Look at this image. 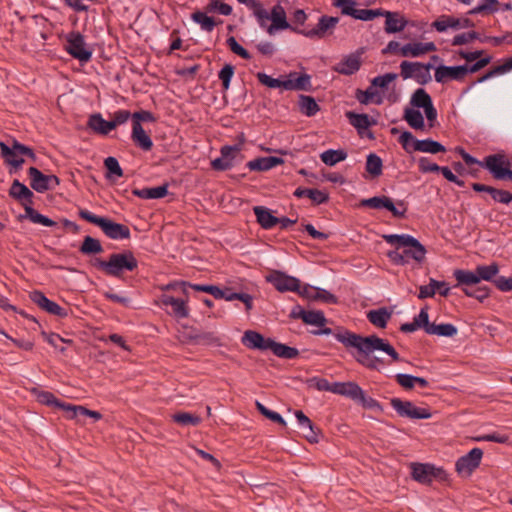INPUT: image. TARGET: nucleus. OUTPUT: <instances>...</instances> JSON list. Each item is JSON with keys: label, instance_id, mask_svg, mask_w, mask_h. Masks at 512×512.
I'll list each match as a JSON object with an SVG mask.
<instances>
[{"label": "nucleus", "instance_id": "69168bd1", "mask_svg": "<svg viewBox=\"0 0 512 512\" xmlns=\"http://www.w3.org/2000/svg\"><path fill=\"white\" fill-rule=\"evenodd\" d=\"M303 322L308 325L323 327L327 323L325 314L320 310L306 311Z\"/></svg>", "mask_w": 512, "mask_h": 512}, {"label": "nucleus", "instance_id": "58836bf2", "mask_svg": "<svg viewBox=\"0 0 512 512\" xmlns=\"http://www.w3.org/2000/svg\"><path fill=\"white\" fill-rule=\"evenodd\" d=\"M391 316L392 312L389 311L386 307L370 310L367 313L369 322L378 328H385Z\"/></svg>", "mask_w": 512, "mask_h": 512}, {"label": "nucleus", "instance_id": "680f3d73", "mask_svg": "<svg viewBox=\"0 0 512 512\" xmlns=\"http://www.w3.org/2000/svg\"><path fill=\"white\" fill-rule=\"evenodd\" d=\"M226 297H223L226 301H241L244 303L246 311H250L253 308V297L250 294L243 292H233L231 289L227 288Z\"/></svg>", "mask_w": 512, "mask_h": 512}, {"label": "nucleus", "instance_id": "1a4fd4ad", "mask_svg": "<svg viewBox=\"0 0 512 512\" xmlns=\"http://www.w3.org/2000/svg\"><path fill=\"white\" fill-rule=\"evenodd\" d=\"M483 450L475 447L467 454L459 457L455 463V470L459 476L467 478L480 466Z\"/></svg>", "mask_w": 512, "mask_h": 512}, {"label": "nucleus", "instance_id": "72a5a7b5", "mask_svg": "<svg viewBox=\"0 0 512 512\" xmlns=\"http://www.w3.org/2000/svg\"><path fill=\"white\" fill-rule=\"evenodd\" d=\"M361 67L359 55L350 54L341 60L336 66L335 71L342 75H352Z\"/></svg>", "mask_w": 512, "mask_h": 512}, {"label": "nucleus", "instance_id": "7ed1b4c3", "mask_svg": "<svg viewBox=\"0 0 512 512\" xmlns=\"http://www.w3.org/2000/svg\"><path fill=\"white\" fill-rule=\"evenodd\" d=\"M256 77L262 85L272 89L282 88L287 91H311L313 89L311 75L307 73L290 72L285 80L273 78L264 72H258Z\"/></svg>", "mask_w": 512, "mask_h": 512}, {"label": "nucleus", "instance_id": "393cba45", "mask_svg": "<svg viewBox=\"0 0 512 512\" xmlns=\"http://www.w3.org/2000/svg\"><path fill=\"white\" fill-rule=\"evenodd\" d=\"M9 196L20 201L25 207V205L33 203L34 194L25 184L15 179L9 189Z\"/></svg>", "mask_w": 512, "mask_h": 512}, {"label": "nucleus", "instance_id": "e2e57ef3", "mask_svg": "<svg viewBox=\"0 0 512 512\" xmlns=\"http://www.w3.org/2000/svg\"><path fill=\"white\" fill-rule=\"evenodd\" d=\"M68 417L71 419L78 418L79 416H89L94 420H100L102 418V414L98 411L89 410L80 405L71 404Z\"/></svg>", "mask_w": 512, "mask_h": 512}, {"label": "nucleus", "instance_id": "0eeeda50", "mask_svg": "<svg viewBox=\"0 0 512 512\" xmlns=\"http://www.w3.org/2000/svg\"><path fill=\"white\" fill-rule=\"evenodd\" d=\"M434 68L432 63L402 61L400 64V76L406 79H413L419 85H426L431 80L430 70Z\"/></svg>", "mask_w": 512, "mask_h": 512}, {"label": "nucleus", "instance_id": "f257e3e1", "mask_svg": "<svg viewBox=\"0 0 512 512\" xmlns=\"http://www.w3.org/2000/svg\"><path fill=\"white\" fill-rule=\"evenodd\" d=\"M313 334H332L334 338L347 349H355L357 351V355L355 356L356 361L371 370H377L378 365L383 364L382 359L375 356L371 357V354L374 351H382L396 362L402 360L396 349L386 339L380 338L376 334L361 336L343 327H338L336 330H332L331 328L324 326L320 327L318 331H314Z\"/></svg>", "mask_w": 512, "mask_h": 512}, {"label": "nucleus", "instance_id": "9d476101", "mask_svg": "<svg viewBox=\"0 0 512 512\" xmlns=\"http://www.w3.org/2000/svg\"><path fill=\"white\" fill-rule=\"evenodd\" d=\"M390 405L400 417L410 419H429L432 414L428 408L416 407L411 401L392 398Z\"/></svg>", "mask_w": 512, "mask_h": 512}, {"label": "nucleus", "instance_id": "9b49d317", "mask_svg": "<svg viewBox=\"0 0 512 512\" xmlns=\"http://www.w3.org/2000/svg\"><path fill=\"white\" fill-rule=\"evenodd\" d=\"M481 167L488 170L495 180L504 181L510 161L502 153L490 154L482 160Z\"/></svg>", "mask_w": 512, "mask_h": 512}, {"label": "nucleus", "instance_id": "f704fd0d", "mask_svg": "<svg viewBox=\"0 0 512 512\" xmlns=\"http://www.w3.org/2000/svg\"><path fill=\"white\" fill-rule=\"evenodd\" d=\"M191 19L193 22L198 24L202 31L212 32L215 26L222 24L223 21L221 19L216 20L215 18L208 16L205 12L195 11L191 14Z\"/></svg>", "mask_w": 512, "mask_h": 512}, {"label": "nucleus", "instance_id": "3c124183", "mask_svg": "<svg viewBox=\"0 0 512 512\" xmlns=\"http://www.w3.org/2000/svg\"><path fill=\"white\" fill-rule=\"evenodd\" d=\"M383 239L391 244L396 245V249L409 247L416 240L415 237L409 234H388L383 235Z\"/></svg>", "mask_w": 512, "mask_h": 512}, {"label": "nucleus", "instance_id": "13d9d810", "mask_svg": "<svg viewBox=\"0 0 512 512\" xmlns=\"http://www.w3.org/2000/svg\"><path fill=\"white\" fill-rule=\"evenodd\" d=\"M475 270L479 278V283L481 280L494 282L496 279L495 276L499 272V267L496 263H492L490 265H479Z\"/></svg>", "mask_w": 512, "mask_h": 512}, {"label": "nucleus", "instance_id": "bf43d9fd", "mask_svg": "<svg viewBox=\"0 0 512 512\" xmlns=\"http://www.w3.org/2000/svg\"><path fill=\"white\" fill-rule=\"evenodd\" d=\"M410 103L412 106H414L416 108L425 109L427 106L430 105V103H433V102H432L431 96L426 92L425 89L418 88L412 94Z\"/></svg>", "mask_w": 512, "mask_h": 512}, {"label": "nucleus", "instance_id": "aec40b11", "mask_svg": "<svg viewBox=\"0 0 512 512\" xmlns=\"http://www.w3.org/2000/svg\"><path fill=\"white\" fill-rule=\"evenodd\" d=\"M163 306H170L172 311L169 312L177 319H184L189 316V307L187 300L175 298L171 295L163 294L160 298Z\"/></svg>", "mask_w": 512, "mask_h": 512}, {"label": "nucleus", "instance_id": "a19ab883", "mask_svg": "<svg viewBox=\"0 0 512 512\" xmlns=\"http://www.w3.org/2000/svg\"><path fill=\"white\" fill-rule=\"evenodd\" d=\"M510 70H512V57L508 58L503 64L495 66L492 69H490L487 73H485L475 82H473L469 88H472L476 84L483 83L497 75L505 74Z\"/></svg>", "mask_w": 512, "mask_h": 512}, {"label": "nucleus", "instance_id": "0e129e2a", "mask_svg": "<svg viewBox=\"0 0 512 512\" xmlns=\"http://www.w3.org/2000/svg\"><path fill=\"white\" fill-rule=\"evenodd\" d=\"M256 409L262 414L264 417L268 418L274 423H277L281 426H286L287 423L285 419L277 412L268 409L264 404L259 401L255 402Z\"/></svg>", "mask_w": 512, "mask_h": 512}, {"label": "nucleus", "instance_id": "f8f14e48", "mask_svg": "<svg viewBox=\"0 0 512 512\" xmlns=\"http://www.w3.org/2000/svg\"><path fill=\"white\" fill-rule=\"evenodd\" d=\"M17 145H21V143L15 139H13L11 146L7 145L3 141H0V154L4 163L10 166V174L18 171L25 162L23 153H19V150L16 149Z\"/></svg>", "mask_w": 512, "mask_h": 512}, {"label": "nucleus", "instance_id": "7c9ffc66", "mask_svg": "<svg viewBox=\"0 0 512 512\" xmlns=\"http://www.w3.org/2000/svg\"><path fill=\"white\" fill-rule=\"evenodd\" d=\"M258 224L265 230L272 229L278 224V217L272 214V211L265 206L253 207Z\"/></svg>", "mask_w": 512, "mask_h": 512}, {"label": "nucleus", "instance_id": "b1692460", "mask_svg": "<svg viewBox=\"0 0 512 512\" xmlns=\"http://www.w3.org/2000/svg\"><path fill=\"white\" fill-rule=\"evenodd\" d=\"M453 277L457 281L455 287L461 288L464 292V289H472L473 286L479 284V278L477 276L476 270H464V269H455L453 271Z\"/></svg>", "mask_w": 512, "mask_h": 512}, {"label": "nucleus", "instance_id": "052dcab7", "mask_svg": "<svg viewBox=\"0 0 512 512\" xmlns=\"http://www.w3.org/2000/svg\"><path fill=\"white\" fill-rule=\"evenodd\" d=\"M172 420L181 426H198L201 418L188 412H179L172 415Z\"/></svg>", "mask_w": 512, "mask_h": 512}, {"label": "nucleus", "instance_id": "423d86ee", "mask_svg": "<svg viewBox=\"0 0 512 512\" xmlns=\"http://www.w3.org/2000/svg\"><path fill=\"white\" fill-rule=\"evenodd\" d=\"M360 205L363 207H369L372 209H386L395 218H405L408 204L404 200H398L396 203L392 201L390 197L387 196H374L371 198L363 199L360 202Z\"/></svg>", "mask_w": 512, "mask_h": 512}, {"label": "nucleus", "instance_id": "338daca9", "mask_svg": "<svg viewBox=\"0 0 512 512\" xmlns=\"http://www.w3.org/2000/svg\"><path fill=\"white\" fill-rule=\"evenodd\" d=\"M356 403L360 404L365 409L376 410L378 412L383 411V407L379 401L367 396L363 389H361V395L358 396Z\"/></svg>", "mask_w": 512, "mask_h": 512}, {"label": "nucleus", "instance_id": "4be33fe9", "mask_svg": "<svg viewBox=\"0 0 512 512\" xmlns=\"http://www.w3.org/2000/svg\"><path fill=\"white\" fill-rule=\"evenodd\" d=\"M294 414L300 428L307 430V433L304 434L306 440L310 443H318L320 429L312 423V421L303 413V411L296 410Z\"/></svg>", "mask_w": 512, "mask_h": 512}, {"label": "nucleus", "instance_id": "49530a36", "mask_svg": "<svg viewBox=\"0 0 512 512\" xmlns=\"http://www.w3.org/2000/svg\"><path fill=\"white\" fill-rule=\"evenodd\" d=\"M270 350L275 356L283 359H295L299 355L297 348L278 343L274 340L272 341Z\"/></svg>", "mask_w": 512, "mask_h": 512}, {"label": "nucleus", "instance_id": "20e7f679", "mask_svg": "<svg viewBox=\"0 0 512 512\" xmlns=\"http://www.w3.org/2000/svg\"><path fill=\"white\" fill-rule=\"evenodd\" d=\"M78 215L81 219L98 226L112 240H125L131 237V232L127 225L114 222L107 217L95 215L87 209H79Z\"/></svg>", "mask_w": 512, "mask_h": 512}, {"label": "nucleus", "instance_id": "4c0bfd02", "mask_svg": "<svg viewBox=\"0 0 512 512\" xmlns=\"http://www.w3.org/2000/svg\"><path fill=\"white\" fill-rule=\"evenodd\" d=\"M133 194L141 199H160L168 194V184L157 187L136 189Z\"/></svg>", "mask_w": 512, "mask_h": 512}, {"label": "nucleus", "instance_id": "4468645a", "mask_svg": "<svg viewBox=\"0 0 512 512\" xmlns=\"http://www.w3.org/2000/svg\"><path fill=\"white\" fill-rule=\"evenodd\" d=\"M338 22H339L338 17L322 15L319 18L316 27H314L313 29H310V30L300 29L298 31V34L303 35L310 39H313V38L322 39L326 36L327 33H332V30L336 27Z\"/></svg>", "mask_w": 512, "mask_h": 512}, {"label": "nucleus", "instance_id": "5701e85b", "mask_svg": "<svg viewBox=\"0 0 512 512\" xmlns=\"http://www.w3.org/2000/svg\"><path fill=\"white\" fill-rule=\"evenodd\" d=\"M411 477L421 484H430L433 481V464L411 463Z\"/></svg>", "mask_w": 512, "mask_h": 512}, {"label": "nucleus", "instance_id": "f03ea898", "mask_svg": "<svg viewBox=\"0 0 512 512\" xmlns=\"http://www.w3.org/2000/svg\"><path fill=\"white\" fill-rule=\"evenodd\" d=\"M91 265L107 276L122 279L125 272H133L138 268V260L132 251L126 250L110 254L107 260L94 258Z\"/></svg>", "mask_w": 512, "mask_h": 512}, {"label": "nucleus", "instance_id": "c85d7f7f", "mask_svg": "<svg viewBox=\"0 0 512 512\" xmlns=\"http://www.w3.org/2000/svg\"><path fill=\"white\" fill-rule=\"evenodd\" d=\"M28 176L30 178V186L33 190L38 193H44L51 190V185L48 182V175L42 173L36 167H30L28 169Z\"/></svg>", "mask_w": 512, "mask_h": 512}, {"label": "nucleus", "instance_id": "37998d69", "mask_svg": "<svg viewBox=\"0 0 512 512\" xmlns=\"http://www.w3.org/2000/svg\"><path fill=\"white\" fill-rule=\"evenodd\" d=\"M457 327L451 323H432L426 329V333L429 335H437L442 337H453L457 334Z\"/></svg>", "mask_w": 512, "mask_h": 512}, {"label": "nucleus", "instance_id": "603ef678", "mask_svg": "<svg viewBox=\"0 0 512 512\" xmlns=\"http://www.w3.org/2000/svg\"><path fill=\"white\" fill-rule=\"evenodd\" d=\"M404 119L413 129L423 130L425 127L423 115L419 110L406 108L404 111Z\"/></svg>", "mask_w": 512, "mask_h": 512}, {"label": "nucleus", "instance_id": "c9c22d12", "mask_svg": "<svg viewBox=\"0 0 512 512\" xmlns=\"http://www.w3.org/2000/svg\"><path fill=\"white\" fill-rule=\"evenodd\" d=\"M413 151L437 154V153L445 152L446 148L440 142L435 141L431 138H427V139H422V140H416L414 142Z\"/></svg>", "mask_w": 512, "mask_h": 512}, {"label": "nucleus", "instance_id": "6e6552de", "mask_svg": "<svg viewBox=\"0 0 512 512\" xmlns=\"http://www.w3.org/2000/svg\"><path fill=\"white\" fill-rule=\"evenodd\" d=\"M66 51L80 62H88L92 58V50L85 42L84 36L79 32H71L66 39Z\"/></svg>", "mask_w": 512, "mask_h": 512}, {"label": "nucleus", "instance_id": "c756f323", "mask_svg": "<svg viewBox=\"0 0 512 512\" xmlns=\"http://www.w3.org/2000/svg\"><path fill=\"white\" fill-rule=\"evenodd\" d=\"M284 163V160L276 156L259 157L249 161L246 166L251 171H268Z\"/></svg>", "mask_w": 512, "mask_h": 512}, {"label": "nucleus", "instance_id": "8fccbe9b", "mask_svg": "<svg viewBox=\"0 0 512 512\" xmlns=\"http://www.w3.org/2000/svg\"><path fill=\"white\" fill-rule=\"evenodd\" d=\"M432 27L437 32H445L448 28L460 29L461 20L453 16H441L439 19L432 23Z\"/></svg>", "mask_w": 512, "mask_h": 512}, {"label": "nucleus", "instance_id": "5fc2aeb1", "mask_svg": "<svg viewBox=\"0 0 512 512\" xmlns=\"http://www.w3.org/2000/svg\"><path fill=\"white\" fill-rule=\"evenodd\" d=\"M79 251L84 255L100 254L103 252V247L98 239L85 236Z\"/></svg>", "mask_w": 512, "mask_h": 512}, {"label": "nucleus", "instance_id": "09e8293b", "mask_svg": "<svg viewBox=\"0 0 512 512\" xmlns=\"http://www.w3.org/2000/svg\"><path fill=\"white\" fill-rule=\"evenodd\" d=\"M25 216L28 217L33 223L41 224L46 227H53L56 225V222L47 216L39 213L32 207V204L25 205Z\"/></svg>", "mask_w": 512, "mask_h": 512}, {"label": "nucleus", "instance_id": "6e6d98bb", "mask_svg": "<svg viewBox=\"0 0 512 512\" xmlns=\"http://www.w3.org/2000/svg\"><path fill=\"white\" fill-rule=\"evenodd\" d=\"M41 336L44 338V340L49 345L54 347L56 350H58L62 354H64L66 352V348L61 344L62 343H68V344L73 343V341L71 339H65V338L61 337L59 334L54 333V332L48 333V332L42 331Z\"/></svg>", "mask_w": 512, "mask_h": 512}, {"label": "nucleus", "instance_id": "774afa93", "mask_svg": "<svg viewBox=\"0 0 512 512\" xmlns=\"http://www.w3.org/2000/svg\"><path fill=\"white\" fill-rule=\"evenodd\" d=\"M440 286H443V282H440L434 278H430L428 285L420 286L418 298H432L436 293V288H440Z\"/></svg>", "mask_w": 512, "mask_h": 512}, {"label": "nucleus", "instance_id": "cd10ccee", "mask_svg": "<svg viewBox=\"0 0 512 512\" xmlns=\"http://www.w3.org/2000/svg\"><path fill=\"white\" fill-rule=\"evenodd\" d=\"M293 195L297 198L307 197L315 205L327 203L329 200V194L326 191L315 188L298 187L293 192Z\"/></svg>", "mask_w": 512, "mask_h": 512}, {"label": "nucleus", "instance_id": "473e14b6", "mask_svg": "<svg viewBox=\"0 0 512 512\" xmlns=\"http://www.w3.org/2000/svg\"><path fill=\"white\" fill-rule=\"evenodd\" d=\"M87 126L101 135H107L115 129V122L105 120L100 113H94L89 116Z\"/></svg>", "mask_w": 512, "mask_h": 512}, {"label": "nucleus", "instance_id": "39448f33", "mask_svg": "<svg viewBox=\"0 0 512 512\" xmlns=\"http://www.w3.org/2000/svg\"><path fill=\"white\" fill-rule=\"evenodd\" d=\"M262 11L264 12V14H263L264 17L261 19V18H259V16H255V18H256L258 25L262 29H265L269 35H274L277 31L287 30V29L298 34V31L300 30V28L292 26L288 22L287 17H286V11L280 3L275 4L272 7L270 12L267 11L262 6Z\"/></svg>", "mask_w": 512, "mask_h": 512}, {"label": "nucleus", "instance_id": "dca6fc26", "mask_svg": "<svg viewBox=\"0 0 512 512\" xmlns=\"http://www.w3.org/2000/svg\"><path fill=\"white\" fill-rule=\"evenodd\" d=\"M240 149L237 145H225L221 148V156L212 160L211 167L216 171H226L234 166V160Z\"/></svg>", "mask_w": 512, "mask_h": 512}, {"label": "nucleus", "instance_id": "ea45409f", "mask_svg": "<svg viewBox=\"0 0 512 512\" xmlns=\"http://www.w3.org/2000/svg\"><path fill=\"white\" fill-rule=\"evenodd\" d=\"M355 98L363 105H367L371 102L380 105L383 102V98L372 86H369L366 90L357 89L355 92Z\"/></svg>", "mask_w": 512, "mask_h": 512}, {"label": "nucleus", "instance_id": "f3484780", "mask_svg": "<svg viewBox=\"0 0 512 512\" xmlns=\"http://www.w3.org/2000/svg\"><path fill=\"white\" fill-rule=\"evenodd\" d=\"M464 69H462V65L457 66H446L439 65L435 68L434 78L437 83L445 84L449 81H464Z\"/></svg>", "mask_w": 512, "mask_h": 512}, {"label": "nucleus", "instance_id": "2eb2a0df", "mask_svg": "<svg viewBox=\"0 0 512 512\" xmlns=\"http://www.w3.org/2000/svg\"><path fill=\"white\" fill-rule=\"evenodd\" d=\"M30 299L38 307L51 315L58 316L60 318H66L68 316V310L66 308H63L56 302L48 299L41 291L35 290L31 292Z\"/></svg>", "mask_w": 512, "mask_h": 512}, {"label": "nucleus", "instance_id": "c03bdc74", "mask_svg": "<svg viewBox=\"0 0 512 512\" xmlns=\"http://www.w3.org/2000/svg\"><path fill=\"white\" fill-rule=\"evenodd\" d=\"M38 401L41 404L47 405V406H53L57 407L63 411H66L69 413L71 404L60 401L53 393L49 391H41L38 394Z\"/></svg>", "mask_w": 512, "mask_h": 512}, {"label": "nucleus", "instance_id": "4d7b16f0", "mask_svg": "<svg viewBox=\"0 0 512 512\" xmlns=\"http://www.w3.org/2000/svg\"><path fill=\"white\" fill-rule=\"evenodd\" d=\"M383 162L382 159L375 153H370L366 160V171L372 178H377L382 174Z\"/></svg>", "mask_w": 512, "mask_h": 512}, {"label": "nucleus", "instance_id": "2f4dec72", "mask_svg": "<svg viewBox=\"0 0 512 512\" xmlns=\"http://www.w3.org/2000/svg\"><path fill=\"white\" fill-rule=\"evenodd\" d=\"M131 139L143 151H150L153 147L151 137L145 132L141 124L135 123L132 126Z\"/></svg>", "mask_w": 512, "mask_h": 512}, {"label": "nucleus", "instance_id": "412c9836", "mask_svg": "<svg viewBox=\"0 0 512 512\" xmlns=\"http://www.w3.org/2000/svg\"><path fill=\"white\" fill-rule=\"evenodd\" d=\"M472 189L475 192H486L490 194L495 202L508 205L512 202V192L503 189H497L495 187L485 185L482 183H473Z\"/></svg>", "mask_w": 512, "mask_h": 512}, {"label": "nucleus", "instance_id": "e433bc0d", "mask_svg": "<svg viewBox=\"0 0 512 512\" xmlns=\"http://www.w3.org/2000/svg\"><path fill=\"white\" fill-rule=\"evenodd\" d=\"M298 107L300 112L307 117H313L320 111V106L316 100L309 95H299Z\"/></svg>", "mask_w": 512, "mask_h": 512}, {"label": "nucleus", "instance_id": "6ab92c4d", "mask_svg": "<svg viewBox=\"0 0 512 512\" xmlns=\"http://www.w3.org/2000/svg\"><path fill=\"white\" fill-rule=\"evenodd\" d=\"M346 117L349 120V123L357 130L358 134L360 136L365 135V131L368 130V128L374 124H376V121L373 119H370V117L367 114L364 113H356L353 111L346 112ZM366 136L370 139L374 138V135L372 132H369L366 134Z\"/></svg>", "mask_w": 512, "mask_h": 512}, {"label": "nucleus", "instance_id": "de8ad7c7", "mask_svg": "<svg viewBox=\"0 0 512 512\" xmlns=\"http://www.w3.org/2000/svg\"><path fill=\"white\" fill-rule=\"evenodd\" d=\"M498 0H481V2L468 11V15L494 14L499 10Z\"/></svg>", "mask_w": 512, "mask_h": 512}, {"label": "nucleus", "instance_id": "bb28decb", "mask_svg": "<svg viewBox=\"0 0 512 512\" xmlns=\"http://www.w3.org/2000/svg\"><path fill=\"white\" fill-rule=\"evenodd\" d=\"M361 387L353 381L348 382H333V393L347 397L354 402L357 401L358 396L361 395Z\"/></svg>", "mask_w": 512, "mask_h": 512}, {"label": "nucleus", "instance_id": "a211bd4d", "mask_svg": "<svg viewBox=\"0 0 512 512\" xmlns=\"http://www.w3.org/2000/svg\"><path fill=\"white\" fill-rule=\"evenodd\" d=\"M272 341V338H265L262 334L254 330L245 331L241 338V342L245 347L259 351L270 350Z\"/></svg>", "mask_w": 512, "mask_h": 512}, {"label": "nucleus", "instance_id": "ddd939ff", "mask_svg": "<svg viewBox=\"0 0 512 512\" xmlns=\"http://www.w3.org/2000/svg\"><path fill=\"white\" fill-rule=\"evenodd\" d=\"M266 281L271 283L279 292H295V290H299L300 280L279 270H274L266 276Z\"/></svg>", "mask_w": 512, "mask_h": 512}, {"label": "nucleus", "instance_id": "a878e982", "mask_svg": "<svg viewBox=\"0 0 512 512\" xmlns=\"http://www.w3.org/2000/svg\"><path fill=\"white\" fill-rule=\"evenodd\" d=\"M386 18L384 30L387 34H394L403 31L408 21L401 16L398 12L384 11L383 15Z\"/></svg>", "mask_w": 512, "mask_h": 512}, {"label": "nucleus", "instance_id": "a18cd8bd", "mask_svg": "<svg viewBox=\"0 0 512 512\" xmlns=\"http://www.w3.org/2000/svg\"><path fill=\"white\" fill-rule=\"evenodd\" d=\"M347 158V152L343 149H328L321 153V161L328 166H334Z\"/></svg>", "mask_w": 512, "mask_h": 512}, {"label": "nucleus", "instance_id": "79ce46f5", "mask_svg": "<svg viewBox=\"0 0 512 512\" xmlns=\"http://www.w3.org/2000/svg\"><path fill=\"white\" fill-rule=\"evenodd\" d=\"M182 286H189L195 291L205 292L211 294L215 299H223L226 297V291L222 290L220 287L211 284H193L186 281L181 282Z\"/></svg>", "mask_w": 512, "mask_h": 512}, {"label": "nucleus", "instance_id": "864d4df0", "mask_svg": "<svg viewBox=\"0 0 512 512\" xmlns=\"http://www.w3.org/2000/svg\"><path fill=\"white\" fill-rule=\"evenodd\" d=\"M426 252V248L418 239H416L409 247L404 249V253L408 261L409 259H413L419 263L425 259Z\"/></svg>", "mask_w": 512, "mask_h": 512}]
</instances>
